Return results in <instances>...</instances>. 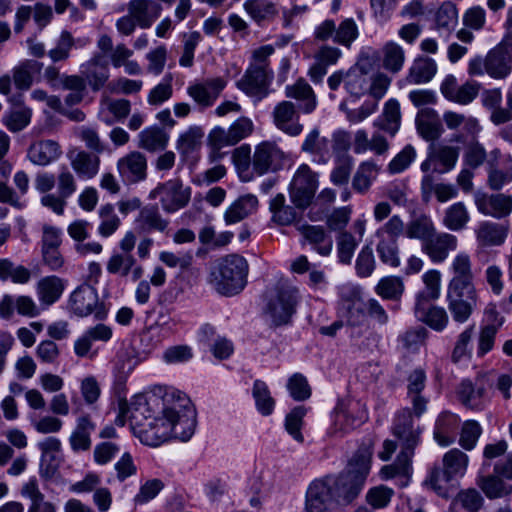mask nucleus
<instances>
[{"label":"nucleus","mask_w":512,"mask_h":512,"mask_svg":"<svg viewBox=\"0 0 512 512\" xmlns=\"http://www.w3.org/2000/svg\"><path fill=\"white\" fill-rule=\"evenodd\" d=\"M132 406L134 434L144 445L158 447L171 439L187 442L195 433L196 410L180 391L166 392L162 398L137 395Z\"/></svg>","instance_id":"obj_1"},{"label":"nucleus","mask_w":512,"mask_h":512,"mask_svg":"<svg viewBox=\"0 0 512 512\" xmlns=\"http://www.w3.org/2000/svg\"><path fill=\"white\" fill-rule=\"evenodd\" d=\"M508 448L506 440L487 443L483 448L482 466L493 464V472L480 477L478 485L489 499L501 498L512 490V455Z\"/></svg>","instance_id":"obj_2"},{"label":"nucleus","mask_w":512,"mask_h":512,"mask_svg":"<svg viewBox=\"0 0 512 512\" xmlns=\"http://www.w3.org/2000/svg\"><path fill=\"white\" fill-rule=\"evenodd\" d=\"M392 432L402 444V449L393 464L385 465L380 470V477L383 480L399 478L398 484L401 487L407 486L411 474V459L414 448L419 443V429L413 425V417L408 410H401L394 418Z\"/></svg>","instance_id":"obj_3"},{"label":"nucleus","mask_w":512,"mask_h":512,"mask_svg":"<svg viewBox=\"0 0 512 512\" xmlns=\"http://www.w3.org/2000/svg\"><path fill=\"white\" fill-rule=\"evenodd\" d=\"M345 482L338 476L314 479L305 493V512H339L340 507L354 499H346Z\"/></svg>","instance_id":"obj_4"},{"label":"nucleus","mask_w":512,"mask_h":512,"mask_svg":"<svg viewBox=\"0 0 512 512\" xmlns=\"http://www.w3.org/2000/svg\"><path fill=\"white\" fill-rule=\"evenodd\" d=\"M512 37L507 34L485 58L477 55L468 62L467 72L470 76L488 74L494 79H504L511 71Z\"/></svg>","instance_id":"obj_5"},{"label":"nucleus","mask_w":512,"mask_h":512,"mask_svg":"<svg viewBox=\"0 0 512 512\" xmlns=\"http://www.w3.org/2000/svg\"><path fill=\"white\" fill-rule=\"evenodd\" d=\"M248 269L244 257L237 254L228 255L219 262L216 271L212 272L211 282L221 295H236L246 286Z\"/></svg>","instance_id":"obj_6"},{"label":"nucleus","mask_w":512,"mask_h":512,"mask_svg":"<svg viewBox=\"0 0 512 512\" xmlns=\"http://www.w3.org/2000/svg\"><path fill=\"white\" fill-rule=\"evenodd\" d=\"M469 463V457L459 449H451L443 456V469H433L425 484L429 485L437 494L444 495L446 484L454 479L465 475Z\"/></svg>","instance_id":"obj_7"},{"label":"nucleus","mask_w":512,"mask_h":512,"mask_svg":"<svg viewBox=\"0 0 512 512\" xmlns=\"http://www.w3.org/2000/svg\"><path fill=\"white\" fill-rule=\"evenodd\" d=\"M368 420L366 404L360 399H340L333 411L331 433L333 435L346 434L364 424Z\"/></svg>","instance_id":"obj_8"},{"label":"nucleus","mask_w":512,"mask_h":512,"mask_svg":"<svg viewBox=\"0 0 512 512\" xmlns=\"http://www.w3.org/2000/svg\"><path fill=\"white\" fill-rule=\"evenodd\" d=\"M460 155V148L443 142L430 143L426 158L420 164L422 175L435 176L454 170Z\"/></svg>","instance_id":"obj_9"},{"label":"nucleus","mask_w":512,"mask_h":512,"mask_svg":"<svg viewBox=\"0 0 512 512\" xmlns=\"http://www.w3.org/2000/svg\"><path fill=\"white\" fill-rule=\"evenodd\" d=\"M192 190L179 179H170L160 183L149 193V199L159 198L161 207L166 213H175L187 206L191 199Z\"/></svg>","instance_id":"obj_10"},{"label":"nucleus","mask_w":512,"mask_h":512,"mask_svg":"<svg viewBox=\"0 0 512 512\" xmlns=\"http://www.w3.org/2000/svg\"><path fill=\"white\" fill-rule=\"evenodd\" d=\"M372 453L369 449L361 448L356 451L348 463L345 472L338 475L348 489L346 499H355L365 483L370 472Z\"/></svg>","instance_id":"obj_11"},{"label":"nucleus","mask_w":512,"mask_h":512,"mask_svg":"<svg viewBox=\"0 0 512 512\" xmlns=\"http://www.w3.org/2000/svg\"><path fill=\"white\" fill-rule=\"evenodd\" d=\"M69 310L78 317L94 315L96 319L102 320L106 317V310L99 302L97 290L89 285L78 286L69 296Z\"/></svg>","instance_id":"obj_12"},{"label":"nucleus","mask_w":512,"mask_h":512,"mask_svg":"<svg viewBox=\"0 0 512 512\" xmlns=\"http://www.w3.org/2000/svg\"><path fill=\"white\" fill-rule=\"evenodd\" d=\"M44 79L54 90H66L64 104L74 106L81 103L85 97V83L78 75L61 74L54 66H48L44 71Z\"/></svg>","instance_id":"obj_13"},{"label":"nucleus","mask_w":512,"mask_h":512,"mask_svg":"<svg viewBox=\"0 0 512 512\" xmlns=\"http://www.w3.org/2000/svg\"><path fill=\"white\" fill-rule=\"evenodd\" d=\"M254 130L253 121L245 116L236 119L227 129L216 126L209 135L208 141L214 150L234 146L247 138Z\"/></svg>","instance_id":"obj_14"},{"label":"nucleus","mask_w":512,"mask_h":512,"mask_svg":"<svg viewBox=\"0 0 512 512\" xmlns=\"http://www.w3.org/2000/svg\"><path fill=\"white\" fill-rule=\"evenodd\" d=\"M317 188V175L307 164H301L290 184V199L295 206L304 209L311 203Z\"/></svg>","instance_id":"obj_15"},{"label":"nucleus","mask_w":512,"mask_h":512,"mask_svg":"<svg viewBox=\"0 0 512 512\" xmlns=\"http://www.w3.org/2000/svg\"><path fill=\"white\" fill-rule=\"evenodd\" d=\"M328 87L331 91H336L341 84L344 85L346 92L353 98L359 99L363 96L369 87V76L361 68L354 66L348 71L337 70L327 79Z\"/></svg>","instance_id":"obj_16"},{"label":"nucleus","mask_w":512,"mask_h":512,"mask_svg":"<svg viewBox=\"0 0 512 512\" xmlns=\"http://www.w3.org/2000/svg\"><path fill=\"white\" fill-rule=\"evenodd\" d=\"M284 158V152L276 143L263 141L255 146L252 155V170L258 176L276 172L282 169Z\"/></svg>","instance_id":"obj_17"},{"label":"nucleus","mask_w":512,"mask_h":512,"mask_svg":"<svg viewBox=\"0 0 512 512\" xmlns=\"http://www.w3.org/2000/svg\"><path fill=\"white\" fill-rule=\"evenodd\" d=\"M300 113H302L300 108H297L293 102L280 101L271 112L272 123L285 135L298 137L304 130V125L300 122Z\"/></svg>","instance_id":"obj_18"},{"label":"nucleus","mask_w":512,"mask_h":512,"mask_svg":"<svg viewBox=\"0 0 512 512\" xmlns=\"http://www.w3.org/2000/svg\"><path fill=\"white\" fill-rule=\"evenodd\" d=\"M458 401L466 408L480 411L489 401L487 387L484 378L476 377L462 379L455 388Z\"/></svg>","instance_id":"obj_19"},{"label":"nucleus","mask_w":512,"mask_h":512,"mask_svg":"<svg viewBox=\"0 0 512 512\" xmlns=\"http://www.w3.org/2000/svg\"><path fill=\"white\" fill-rule=\"evenodd\" d=\"M225 78L210 77L200 81L191 82L186 92L188 96L201 108L212 107L219 98L222 91L226 88Z\"/></svg>","instance_id":"obj_20"},{"label":"nucleus","mask_w":512,"mask_h":512,"mask_svg":"<svg viewBox=\"0 0 512 512\" xmlns=\"http://www.w3.org/2000/svg\"><path fill=\"white\" fill-rule=\"evenodd\" d=\"M298 298V289L296 287H281L277 290L276 295L269 300L267 307V311L275 325L289 322L295 313Z\"/></svg>","instance_id":"obj_21"},{"label":"nucleus","mask_w":512,"mask_h":512,"mask_svg":"<svg viewBox=\"0 0 512 512\" xmlns=\"http://www.w3.org/2000/svg\"><path fill=\"white\" fill-rule=\"evenodd\" d=\"M448 270L452 277L448 282L447 288L466 289V292L473 298L476 288L474 286V273L469 254L464 251L457 253L453 257Z\"/></svg>","instance_id":"obj_22"},{"label":"nucleus","mask_w":512,"mask_h":512,"mask_svg":"<svg viewBox=\"0 0 512 512\" xmlns=\"http://www.w3.org/2000/svg\"><path fill=\"white\" fill-rule=\"evenodd\" d=\"M443 121L448 129L457 131L450 138V142L464 144L468 140H475L481 131V126L475 117L454 111H446Z\"/></svg>","instance_id":"obj_23"},{"label":"nucleus","mask_w":512,"mask_h":512,"mask_svg":"<svg viewBox=\"0 0 512 512\" xmlns=\"http://www.w3.org/2000/svg\"><path fill=\"white\" fill-rule=\"evenodd\" d=\"M80 78L92 91H99L107 83L110 72L104 55L100 52L94 53L90 59L83 62L79 67Z\"/></svg>","instance_id":"obj_24"},{"label":"nucleus","mask_w":512,"mask_h":512,"mask_svg":"<svg viewBox=\"0 0 512 512\" xmlns=\"http://www.w3.org/2000/svg\"><path fill=\"white\" fill-rule=\"evenodd\" d=\"M458 247V239L455 235L447 232H437L430 236L421 245V251L433 264H441L446 261L449 254Z\"/></svg>","instance_id":"obj_25"},{"label":"nucleus","mask_w":512,"mask_h":512,"mask_svg":"<svg viewBox=\"0 0 512 512\" xmlns=\"http://www.w3.org/2000/svg\"><path fill=\"white\" fill-rule=\"evenodd\" d=\"M116 166L125 184H137L147 178V158L141 152H129L118 159Z\"/></svg>","instance_id":"obj_26"},{"label":"nucleus","mask_w":512,"mask_h":512,"mask_svg":"<svg viewBox=\"0 0 512 512\" xmlns=\"http://www.w3.org/2000/svg\"><path fill=\"white\" fill-rule=\"evenodd\" d=\"M427 376L422 368L414 369L407 378V394L406 397L411 404L412 412L407 409L410 414L421 417L427 410L429 398L424 395Z\"/></svg>","instance_id":"obj_27"},{"label":"nucleus","mask_w":512,"mask_h":512,"mask_svg":"<svg viewBox=\"0 0 512 512\" xmlns=\"http://www.w3.org/2000/svg\"><path fill=\"white\" fill-rule=\"evenodd\" d=\"M477 298L476 289L475 296L471 298L469 293L466 292V289L447 288L446 302L453 320L458 323H465L470 318L476 306Z\"/></svg>","instance_id":"obj_28"},{"label":"nucleus","mask_w":512,"mask_h":512,"mask_svg":"<svg viewBox=\"0 0 512 512\" xmlns=\"http://www.w3.org/2000/svg\"><path fill=\"white\" fill-rule=\"evenodd\" d=\"M20 495L28 501L27 512H58L57 504L46 499L36 476L22 483Z\"/></svg>","instance_id":"obj_29"},{"label":"nucleus","mask_w":512,"mask_h":512,"mask_svg":"<svg viewBox=\"0 0 512 512\" xmlns=\"http://www.w3.org/2000/svg\"><path fill=\"white\" fill-rule=\"evenodd\" d=\"M273 78L272 70L249 65L242 78L237 81V88L249 96L264 94Z\"/></svg>","instance_id":"obj_30"},{"label":"nucleus","mask_w":512,"mask_h":512,"mask_svg":"<svg viewBox=\"0 0 512 512\" xmlns=\"http://www.w3.org/2000/svg\"><path fill=\"white\" fill-rule=\"evenodd\" d=\"M106 271L119 277L131 276L132 281L139 280L144 273L134 255L112 252L106 263Z\"/></svg>","instance_id":"obj_31"},{"label":"nucleus","mask_w":512,"mask_h":512,"mask_svg":"<svg viewBox=\"0 0 512 512\" xmlns=\"http://www.w3.org/2000/svg\"><path fill=\"white\" fill-rule=\"evenodd\" d=\"M66 286L67 281L56 275L44 276L37 282L36 295L43 310L59 301Z\"/></svg>","instance_id":"obj_32"},{"label":"nucleus","mask_w":512,"mask_h":512,"mask_svg":"<svg viewBox=\"0 0 512 512\" xmlns=\"http://www.w3.org/2000/svg\"><path fill=\"white\" fill-rule=\"evenodd\" d=\"M169 223V220L161 215L156 205L143 207L134 221L135 230L140 234L166 233Z\"/></svg>","instance_id":"obj_33"},{"label":"nucleus","mask_w":512,"mask_h":512,"mask_svg":"<svg viewBox=\"0 0 512 512\" xmlns=\"http://www.w3.org/2000/svg\"><path fill=\"white\" fill-rule=\"evenodd\" d=\"M127 9L142 29L150 28L162 13L161 4L155 0H130Z\"/></svg>","instance_id":"obj_34"},{"label":"nucleus","mask_w":512,"mask_h":512,"mask_svg":"<svg viewBox=\"0 0 512 512\" xmlns=\"http://www.w3.org/2000/svg\"><path fill=\"white\" fill-rule=\"evenodd\" d=\"M285 96L295 99L299 103L300 111L303 114H311L317 107L318 101L316 94L308 82L302 78L295 83L285 86Z\"/></svg>","instance_id":"obj_35"},{"label":"nucleus","mask_w":512,"mask_h":512,"mask_svg":"<svg viewBox=\"0 0 512 512\" xmlns=\"http://www.w3.org/2000/svg\"><path fill=\"white\" fill-rule=\"evenodd\" d=\"M301 151L310 154L314 162L326 164L331 158V141L320 136L319 129L315 127L305 136Z\"/></svg>","instance_id":"obj_36"},{"label":"nucleus","mask_w":512,"mask_h":512,"mask_svg":"<svg viewBox=\"0 0 512 512\" xmlns=\"http://www.w3.org/2000/svg\"><path fill=\"white\" fill-rule=\"evenodd\" d=\"M258 198L254 194H244L233 201L225 210L223 219L226 225H234L258 209Z\"/></svg>","instance_id":"obj_37"},{"label":"nucleus","mask_w":512,"mask_h":512,"mask_svg":"<svg viewBox=\"0 0 512 512\" xmlns=\"http://www.w3.org/2000/svg\"><path fill=\"white\" fill-rule=\"evenodd\" d=\"M485 316L488 323L484 325L480 331L477 347V355L479 357L484 356L492 350L497 330L503 324V318L499 316L495 307H487Z\"/></svg>","instance_id":"obj_38"},{"label":"nucleus","mask_w":512,"mask_h":512,"mask_svg":"<svg viewBox=\"0 0 512 512\" xmlns=\"http://www.w3.org/2000/svg\"><path fill=\"white\" fill-rule=\"evenodd\" d=\"M70 165L80 179L89 180L94 178L100 169V158L98 155L85 150L74 151L68 154Z\"/></svg>","instance_id":"obj_39"},{"label":"nucleus","mask_w":512,"mask_h":512,"mask_svg":"<svg viewBox=\"0 0 512 512\" xmlns=\"http://www.w3.org/2000/svg\"><path fill=\"white\" fill-rule=\"evenodd\" d=\"M420 191L422 199L426 202L431 199L432 195H435L437 200L443 203L455 198L458 194L452 184L436 183V177L429 174L422 175Z\"/></svg>","instance_id":"obj_40"},{"label":"nucleus","mask_w":512,"mask_h":512,"mask_svg":"<svg viewBox=\"0 0 512 512\" xmlns=\"http://www.w3.org/2000/svg\"><path fill=\"white\" fill-rule=\"evenodd\" d=\"M61 155L59 144L53 140H42L33 143L27 153L28 159L35 165L47 166Z\"/></svg>","instance_id":"obj_41"},{"label":"nucleus","mask_w":512,"mask_h":512,"mask_svg":"<svg viewBox=\"0 0 512 512\" xmlns=\"http://www.w3.org/2000/svg\"><path fill=\"white\" fill-rule=\"evenodd\" d=\"M381 171V166L374 160L362 161L353 176L352 187L359 194H365L377 180Z\"/></svg>","instance_id":"obj_42"},{"label":"nucleus","mask_w":512,"mask_h":512,"mask_svg":"<svg viewBox=\"0 0 512 512\" xmlns=\"http://www.w3.org/2000/svg\"><path fill=\"white\" fill-rule=\"evenodd\" d=\"M304 239L321 256H328L332 252L333 241L325 228L320 225H302L298 228Z\"/></svg>","instance_id":"obj_43"},{"label":"nucleus","mask_w":512,"mask_h":512,"mask_svg":"<svg viewBox=\"0 0 512 512\" xmlns=\"http://www.w3.org/2000/svg\"><path fill=\"white\" fill-rule=\"evenodd\" d=\"M436 226L430 215L425 213L414 214L405 226V237L411 240H419L421 245L430 236H433Z\"/></svg>","instance_id":"obj_44"},{"label":"nucleus","mask_w":512,"mask_h":512,"mask_svg":"<svg viewBox=\"0 0 512 512\" xmlns=\"http://www.w3.org/2000/svg\"><path fill=\"white\" fill-rule=\"evenodd\" d=\"M414 313L418 320L436 331H442L448 324V315L443 307L430 302L415 303Z\"/></svg>","instance_id":"obj_45"},{"label":"nucleus","mask_w":512,"mask_h":512,"mask_svg":"<svg viewBox=\"0 0 512 512\" xmlns=\"http://www.w3.org/2000/svg\"><path fill=\"white\" fill-rule=\"evenodd\" d=\"M478 210L484 215L494 218H503L510 214L512 210V199L504 194H495L489 197H483L477 201Z\"/></svg>","instance_id":"obj_46"},{"label":"nucleus","mask_w":512,"mask_h":512,"mask_svg":"<svg viewBox=\"0 0 512 512\" xmlns=\"http://www.w3.org/2000/svg\"><path fill=\"white\" fill-rule=\"evenodd\" d=\"M131 111V103L127 99H107L101 102L100 120L106 125L123 121Z\"/></svg>","instance_id":"obj_47"},{"label":"nucleus","mask_w":512,"mask_h":512,"mask_svg":"<svg viewBox=\"0 0 512 512\" xmlns=\"http://www.w3.org/2000/svg\"><path fill=\"white\" fill-rule=\"evenodd\" d=\"M457 426V415L451 412L441 413L435 423L434 439L442 447L449 446L454 442Z\"/></svg>","instance_id":"obj_48"},{"label":"nucleus","mask_w":512,"mask_h":512,"mask_svg":"<svg viewBox=\"0 0 512 512\" xmlns=\"http://www.w3.org/2000/svg\"><path fill=\"white\" fill-rule=\"evenodd\" d=\"M400 121V104L396 99H389L385 103L382 115L375 120L374 125L394 136L399 130Z\"/></svg>","instance_id":"obj_49"},{"label":"nucleus","mask_w":512,"mask_h":512,"mask_svg":"<svg viewBox=\"0 0 512 512\" xmlns=\"http://www.w3.org/2000/svg\"><path fill=\"white\" fill-rule=\"evenodd\" d=\"M279 0H247L244 9L257 23L270 20L278 14Z\"/></svg>","instance_id":"obj_50"},{"label":"nucleus","mask_w":512,"mask_h":512,"mask_svg":"<svg viewBox=\"0 0 512 512\" xmlns=\"http://www.w3.org/2000/svg\"><path fill=\"white\" fill-rule=\"evenodd\" d=\"M437 72V64L431 58L420 57L414 60L409 69L407 82L410 84L428 83Z\"/></svg>","instance_id":"obj_51"},{"label":"nucleus","mask_w":512,"mask_h":512,"mask_svg":"<svg viewBox=\"0 0 512 512\" xmlns=\"http://www.w3.org/2000/svg\"><path fill=\"white\" fill-rule=\"evenodd\" d=\"M458 11L456 6L450 2H444L436 11L435 26L441 36H448L457 26Z\"/></svg>","instance_id":"obj_52"},{"label":"nucleus","mask_w":512,"mask_h":512,"mask_svg":"<svg viewBox=\"0 0 512 512\" xmlns=\"http://www.w3.org/2000/svg\"><path fill=\"white\" fill-rule=\"evenodd\" d=\"M422 280L425 287L416 294L415 303L438 299L441 292V273L435 269L428 270L422 275Z\"/></svg>","instance_id":"obj_53"},{"label":"nucleus","mask_w":512,"mask_h":512,"mask_svg":"<svg viewBox=\"0 0 512 512\" xmlns=\"http://www.w3.org/2000/svg\"><path fill=\"white\" fill-rule=\"evenodd\" d=\"M138 138V146L150 152L162 150L168 144L167 134L157 126H150L143 129L139 133Z\"/></svg>","instance_id":"obj_54"},{"label":"nucleus","mask_w":512,"mask_h":512,"mask_svg":"<svg viewBox=\"0 0 512 512\" xmlns=\"http://www.w3.org/2000/svg\"><path fill=\"white\" fill-rule=\"evenodd\" d=\"M416 122L419 134L426 141L436 143L435 141L442 135V125L434 113L423 111L418 115Z\"/></svg>","instance_id":"obj_55"},{"label":"nucleus","mask_w":512,"mask_h":512,"mask_svg":"<svg viewBox=\"0 0 512 512\" xmlns=\"http://www.w3.org/2000/svg\"><path fill=\"white\" fill-rule=\"evenodd\" d=\"M404 290L403 280L394 275L382 277L375 286V293L383 300L399 301Z\"/></svg>","instance_id":"obj_56"},{"label":"nucleus","mask_w":512,"mask_h":512,"mask_svg":"<svg viewBox=\"0 0 512 512\" xmlns=\"http://www.w3.org/2000/svg\"><path fill=\"white\" fill-rule=\"evenodd\" d=\"M285 201L286 199L283 194H277L271 199L269 204L272 220L281 226L292 224L297 216L295 209L290 205H286Z\"/></svg>","instance_id":"obj_57"},{"label":"nucleus","mask_w":512,"mask_h":512,"mask_svg":"<svg viewBox=\"0 0 512 512\" xmlns=\"http://www.w3.org/2000/svg\"><path fill=\"white\" fill-rule=\"evenodd\" d=\"M203 136L204 133L200 127H189L179 135L176 149L183 157H188L199 149Z\"/></svg>","instance_id":"obj_58"},{"label":"nucleus","mask_w":512,"mask_h":512,"mask_svg":"<svg viewBox=\"0 0 512 512\" xmlns=\"http://www.w3.org/2000/svg\"><path fill=\"white\" fill-rule=\"evenodd\" d=\"M86 40H75L72 34L66 30L62 31L56 46L48 52V56L53 62L64 61L69 58L72 47H83Z\"/></svg>","instance_id":"obj_59"},{"label":"nucleus","mask_w":512,"mask_h":512,"mask_svg":"<svg viewBox=\"0 0 512 512\" xmlns=\"http://www.w3.org/2000/svg\"><path fill=\"white\" fill-rule=\"evenodd\" d=\"M252 396L255 401L256 409L261 415L269 416L272 414L275 407V401L264 381L259 379L254 381Z\"/></svg>","instance_id":"obj_60"},{"label":"nucleus","mask_w":512,"mask_h":512,"mask_svg":"<svg viewBox=\"0 0 512 512\" xmlns=\"http://www.w3.org/2000/svg\"><path fill=\"white\" fill-rule=\"evenodd\" d=\"M31 278L29 269L22 265H15L8 258H0V280H10L15 284H26Z\"/></svg>","instance_id":"obj_61"},{"label":"nucleus","mask_w":512,"mask_h":512,"mask_svg":"<svg viewBox=\"0 0 512 512\" xmlns=\"http://www.w3.org/2000/svg\"><path fill=\"white\" fill-rule=\"evenodd\" d=\"M74 136L83 142L87 149L96 154H101L105 151L106 145L102 141L99 132L94 126L81 125L74 128Z\"/></svg>","instance_id":"obj_62"},{"label":"nucleus","mask_w":512,"mask_h":512,"mask_svg":"<svg viewBox=\"0 0 512 512\" xmlns=\"http://www.w3.org/2000/svg\"><path fill=\"white\" fill-rule=\"evenodd\" d=\"M99 217L101 222L98 226L97 232L101 237H110L120 227L121 220L115 213L114 207L111 204H106L100 207Z\"/></svg>","instance_id":"obj_63"},{"label":"nucleus","mask_w":512,"mask_h":512,"mask_svg":"<svg viewBox=\"0 0 512 512\" xmlns=\"http://www.w3.org/2000/svg\"><path fill=\"white\" fill-rule=\"evenodd\" d=\"M376 238L378 239L376 251L380 260L391 267H398L400 265V257L397 240L384 237Z\"/></svg>","instance_id":"obj_64"}]
</instances>
